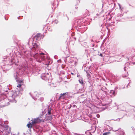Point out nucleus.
<instances>
[{
  "instance_id": "72a5a7b5",
  "label": "nucleus",
  "mask_w": 135,
  "mask_h": 135,
  "mask_svg": "<svg viewBox=\"0 0 135 135\" xmlns=\"http://www.w3.org/2000/svg\"><path fill=\"white\" fill-rule=\"evenodd\" d=\"M71 74H73V73H71Z\"/></svg>"
},
{
  "instance_id": "4be33fe9",
  "label": "nucleus",
  "mask_w": 135,
  "mask_h": 135,
  "mask_svg": "<svg viewBox=\"0 0 135 135\" xmlns=\"http://www.w3.org/2000/svg\"><path fill=\"white\" fill-rule=\"evenodd\" d=\"M78 4L76 5L75 8L76 9H77L78 8Z\"/></svg>"
},
{
  "instance_id": "c756f323",
  "label": "nucleus",
  "mask_w": 135,
  "mask_h": 135,
  "mask_svg": "<svg viewBox=\"0 0 135 135\" xmlns=\"http://www.w3.org/2000/svg\"><path fill=\"white\" fill-rule=\"evenodd\" d=\"M126 68V67L125 66L124 67V70H125Z\"/></svg>"
},
{
  "instance_id": "473e14b6",
  "label": "nucleus",
  "mask_w": 135,
  "mask_h": 135,
  "mask_svg": "<svg viewBox=\"0 0 135 135\" xmlns=\"http://www.w3.org/2000/svg\"><path fill=\"white\" fill-rule=\"evenodd\" d=\"M125 77H127V75L126 76L125 75Z\"/></svg>"
},
{
  "instance_id": "c9c22d12",
  "label": "nucleus",
  "mask_w": 135,
  "mask_h": 135,
  "mask_svg": "<svg viewBox=\"0 0 135 135\" xmlns=\"http://www.w3.org/2000/svg\"><path fill=\"white\" fill-rule=\"evenodd\" d=\"M134 63H134V64H135V62H134Z\"/></svg>"
},
{
  "instance_id": "6e6552de",
  "label": "nucleus",
  "mask_w": 135,
  "mask_h": 135,
  "mask_svg": "<svg viewBox=\"0 0 135 135\" xmlns=\"http://www.w3.org/2000/svg\"><path fill=\"white\" fill-rule=\"evenodd\" d=\"M68 93H65L63 94H61L60 95L59 98V99L60 100L61 99H64L68 97Z\"/></svg>"
},
{
  "instance_id": "f3484780",
  "label": "nucleus",
  "mask_w": 135,
  "mask_h": 135,
  "mask_svg": "<svg viewBox=\"0 0 135 135\" xmlns=\"http://www.w3.org/2000/svg\"><path fill=\"white\" fill-rule=\"evenodd\" d=\"M44 98L43 97H40L39 99H38V100H39L41 102H42L44 100Z\"/></svg>"
},
{
  "instance_id": "393cba45",
  "label": "nucleus",
  "mask_w": 135,
  "mask_h": 135,
  "mask_svg": "<svg viewBox=\"0 0 135 135\" xmlns=\"http://www.w3.org/2000/svg\"><path fill=\"white\" fill-rule=\"evenodd\" d=\"M97 117L98 118L99 117H100V115L99 114H98L97 115Z\"/></svg>"
},
{
  "instance_id": "9b49d317",
  "label": "nucleus",
  "mask_w": 135,
  "mask_h": 135,
  "mask_svg": "<svg viewBox=\"0 0 135 135\" xmlns=\"http://www.w3.org/2000/svg\"><path fill=\"white\" fill-rule=\"evenodd\" d=\"M35 45H34V46H33L31 48V50L33 51H35L36 50L35 47H36V48H38L39 47V46L36 43H35Z\"/></svg>"
},
{
  "instance_id": "f257e3e1",
  "label": "nucleus",
  "mask_w": 135,
  "mask_h": 135,
  "mask_svg": "<svg viewBox=\"0 0 135 135\" xmlns=\"http://www.w3.org/2000/svg\"><path fill=\"white\" fill-rule=\"evenodd\" d=\"M4 92H7V91L2 89L1 86L0 85V97L1 99L4 98L2 104L0 105L1 107L8 105L9 104V102L16 103V101L15 100V98L18 96L19 93V91H15L13 93L12 92V95L9 97L8 99L6 98V96L5 95L6 94L4 93Z\"/></svg>"
},
{
  "instance_id": "dca6fc26",
  "label": "nucleus",
  "mask_w": 135,
  "mask_h": 135,
  "mask_svg": "<svg viewBox=\"0 0 135 135\" xmlns=\"http://www.w3.org/2000/svg\"><path fill=\"white\" fill-rule=\"evenodd\" d=\"M86 28H84V29L83 28L82 30V29H81V30H80V31H81V33H83L84 31H85L86 30Z\"/></svg>"
},
{
  "instance_id": "ddd939ff",
  "label": "nucleus",
  "mask_w": 135,
  "mask_h": 135,
  "mask_svg": "<svg viewBox=\"0 0 135 135\" xmlns=\"http://www.w3.org/2000/svg\"><path fill=\"white\" fill-rule=\"evenodd\" d=\"M118 132V134L120 135H124V133L122 130H120Z\"/></svg>"
},
{
  "instance_id": "c85d7f7f",
  "label": "nucleus",
  "mask_w": 135,
  "mask_h": 135,
  "mask_svg": "<svg viewBox=\"0 0 135 135\" xmlns=\"http://www.w3.org/2000/svg\"><path fill=\"white\" fill-rule=\"evenodd\" d=\"M70 57H67V59H70Z\"/></svg>"
},
{
  "instance_id": "a878e982",
  "label": "nucleus",
  "mask_w": 135,
  "mask_h": 135,
  "mask_svg": "<svg viewBox=\"0 0 135 135\" xmlns=\"http://www.w3.org/2000/svg\"><path fill=\"white\" fill-rule=\"evenodd\" d=\"M100 56H102V54H100Z\"/></svg>"
},
{
  "instance_id": "20e7f679",
  "label": "nucleus",
  "mask_w": 135,
  "mask_h": 135,
  "mask_svg": "<svg viewBox=\"0 0 135 135\" xmlns=\"http://www.w3.org/2000/svg\"><path fill=\"white\" fill-rule=\"evenodd\" d=\"M17 73H16L14 75V76L15 79L16 80V81L18 83H19L18 85L17 86V87H20L22 85V81L21 80H20L18 79V77L17 76Z\"/></svg>"
},
{
  "instance_id": "b1692460",
  "label": "nucleus",
  "mask_w": 135,
  "mask_h": 135,
  "mask_svg": "<svg viewBox=\"0 0 135 135\" xmlns=\"http://www.w3.org/2000/svg\"><path fill=\"white\" fill-rule=\"evenodd\" d=\"M8 126H6V128H7V129H8Z\"/></svg>"
},
{
  "instance_id": "4468645a",
  "label": "nucleus",
  "mask_w": 135,
  "mask_h": 135,
  "mask_svg": "<svg viewBox=\"0 0 135 135\" xmlns=\"http://www.w3.org/2000/svg\"><path fill=\"white\" fill-rule=\"evenodd\" d=\"M51 108H49L48 111V115H51Z\"/></svg>"
},
{
  "instance_id": "5701e85b",
  "label": "nucleus",
  "mask_w": 135,
  "mask_h": 135,
  "mask_svg": "<svg viewBox=\"0 0 135 135\" xmlns=\"http://www.w3.org/2000/svg\"><path fill=\"white\" fill-rule=\"evenodd\" d=\"M66 20H69V18L68 17H67V16L66 15Z\"/></svg>"
},
{
  "instance_id": "9d476101",
  "label": "nucleus",
  "mask_w": 135,
  "mask_h": 135,
  "mask_svg": "<svg viewBox=\"0 0 135 135\" xmlns=\"http://www.w3.org/2000/svg\"><path fill=\"white\" fill-rule=\"evenodd\" d=\"M40 35V34H37L36 35L35 38L37 40H40L41 37Z\"/></svg>"
},
{
  "instance_id": "f704fd0d",
  "label": "nucleus",
  "mask_w": 135,
  "mask_h": 135,
  "mask_svg": "<svg viewBox=\"0 0 135 135\" xmlns=\"http://www.w3.org/2000/svg\"><path fill=\"white\" fill-rule=\"evenodd\" d=\"M9 130H10V128L9 127Z\"/></svg>"
},
{
  "instance_id": "0eeeda50",
  "label": "nucleus",
  "mask_w": 135,
  "mask_h": 135,
  "mask_svg": "<svg viewBox=\"0 0 135 135\" xmlns=\"http://www.w3.org/2000/svg\"><path fill=\"white\" fill-rule=\"evenodd\" d=\"M49 76V74L48 73H47L46 74H43L42 75L41 78L42 79L46 80H48Z\"/></svg>"
},
{
  "instance_id": "bb28decb",
  "label": "nucleus",
  "mask_w": 135,
  "mask_h": 135,
  "mask_svg": "<svg viewBox=\"0 0 135 135\" xmlns=\"http://www.w3.org/2000/svg\"><path fill=\"white\" fill-rule=\"evenodd\" d=\"M7 121H5L4 122L5 124L7 123Z\"/></svg>"
},
{
  "instance_id": "39448f33",
  "label": "nucleus",
  "mask_w": 135,
  "mask_h": 135,
  "mask_svg": "<svg viewBox=\"0 0 135 135\" xmlns=\"http://www.w3.org/2000/svg\"><path fill=\"white\" fill-rule=\"evenodd\" d=\"M39 95L40 94H38L37 92H35L32 94V95L31 94V95L34 100H36L38 98Z\"/></svg>"
},
{
  "instance_id": "cd10ccee",
  "label": "nucleus",
  "mask_w": 135,
  "mask_h": 135,
  "mask_svg": "<svg viewBox=\"0 0 135 135\" xmlns=\"http://www.w3.org/2000/svg\"><path fill=\"white\" fill-rule=\"evenodd\" d=\"M128 64H129V63H126V65H127Z\"/></svg>"
},
{
  "instance_id": "6ab92c4d",
  "label": "nucleus",
  "mask_w": 135,
  "mask_h": 135,
  "mask_svg": "<svg viewBox=\"0 0 135 135\" xmlns=\"http://www.w3.org/2000/svg\"><path fill=\"white\" fill-rule=\"evenodd\" d=\"M109 132H105L104 133L103 135H108L109 134Z\"/></svg>"
},
{
  "instance_id": "412c9836",
  "label": "nucleus",
  "mask_w": 135,
  "mask_h": 135,
  "mask_svg": "<svg viewBox=\"0 0 135 135\" xmlns=\"http://www.w3.org/2000/svg\"><path fill=\"white\" fill-rule=\"evenodd\" d=\"M86 73H87V76H89L90 75V74H89V73L87 71H86Z\"/></svg>"
},
{
  "instance_id": "7c9ffc66",
  "label": "nucleus",
  "mask_w": 135,
  "mask_h": 135,
  "mask_svg": "<svg viewBox=\"0 0 135 135\" xmlns=\"http://www.w3.org/2000/svg\"><path fill=\"white\" fill-rule=\"evenodd\" d=\"M123 9V8H122V10H122Z\"/></svg>"
},
{
  "instance_id": "a211bd4d",
  "label": "nucleus",
  "mask_w": 135,
  "mask_h": 135,
  "mask_svg": "<svg viewBox=\"0 0 135 135\" xmlns=\"http://www.w3.org/2000/svg\"><path fill=\"white\" fill-rule=\"evenodd\" d=\"M50 85L51 86L55 87L56 86V85H55L54 83H51L50 84Z\"/></svg>"
},
{
  "instance_id": "423d86ee",
  "label": "nucleus",
  "mask_w": 135,
  "mask_h": 135,
  "mask_svg": "<svg viewBox=\"0 0 135 135\" xmlns=\"http://www.w3.org/2000/svg\"><path fill=\"white\" fill-rule=\"evenodd\" d=\"M43 115V118L45 119V120L44 122H45L46 120H51L52 119V115H47L46 117L44 115V113L43 112L42 113V114H40V115Z\"/></svg>"
},
{
  "instance_id": "2f4dec72",
  "label": "nucleus",
  "mask_w": 135,
  "mask_h": 135,
  "mask_svg": "<svg viewBox=\"0 0 135 135\" xmlns=\"http://www.w3.org/2000/svg\"><path fill=\"white\" fill-rule=\"evenodd\" d=\"M117 130H113L114 131H117Z\"/></svg>"
},
{
  "instance_id": "aec40b11",
  "label": "nucleus",
  "mask_w": 135,
  "mask_h": 135,
  "mask_svg": "<svg viewBox=\"0 0 135 135\" xmlns=\"http://www.w3.org/2000/svg\"><path fill=\"white\" fill-rule=\"evenodd\" d=\"M118 5L119 7V8L120 9V10H122V8L121 7L120 5L119 4H118Z\"/></svg>"
},
{
  "instance_id": "7ed1b4c3",
  "label": "nucleus",
  "mask_w": 135,
  "mask_h": 135,
  "mask_svg": "<svg viewBox=\"0 0 135 135\" xmlns=\"http://www.w3.org/2000/svg\"><path fill=\"white\" fill-rule=\"evenodd\" d=\"M44 54L43 53H40L39 54L35 53V54L33 55V56L37 62H40L42 60H44Z\"/></svg>"
},
{
  "instance_id": "f8f14e48",
  "label": "nucleus",
  "mask_w": 135,
  "mask_h": 135,
  "mask_svg": "<svg viewBox=\"0 0 135 135\" xmlns=\"http://www.w3.org/2000/svg\"><path fill=\"white\" fill-rule=\"evenodd\" d=\"M78 84L75 85L74 86V87L76 88V90H79V92H82L83 90H81L80 89H79V88H78Z\"/></svg>"
},
{
  "instance_id": "f03ea898",
  "label": "nucleus",
  "mask_w": 135,
  "mask_h": 135,
  "mask_svg": "<svg viewBox=\"0 0 135 135\" xmlns=\"http://www.w3.org/2000/svg\"><path fill=\"white\" fill-rule=\"evenodd\" d=\"M45 119L43 118L42 115H40L39 117L33 120H31V122L29 123V124H27V126L28 128L31 127L32 126L36 123H39L41 122H44Z\"/></svg>"
},
{
  "instance_id": "1a4fd4ad",
  "label": "nucleus",
  "mask_w": 135,
  "mask_h": 135,
  "mask_svg": "<svg viewBox=\"0 0 135 135\" xmlns=\"http://www.w3.org/2000/svg\"><path fill=\"white\" fill-rule=\"evenodd\" d=\"M109 94L111 97L114 96L115 94V91L113 90H110L109 92Z\"/></svg>"
},
{
  "instance_id": "2eb2a0df",
  "label": "nucleus",
  "mask_w": 135,
  "mask_h": 135,
  "mask_svg": "<svg viewBox=\"0 0 135 135\" xmlns=\"http://www.w3.org/2000/svg\"><path fill=\"white\" fill-rule=\"evenodd\" d=\"M79 83H81V84H82L83 83V79L81 78H80L79 79Z\"/></svg>"
}]
</instances>
